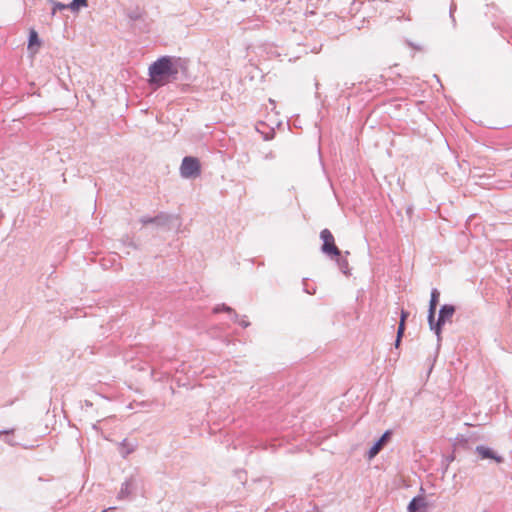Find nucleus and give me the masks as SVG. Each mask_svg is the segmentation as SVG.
Masks as SVG:
<instances>
[{"mask_svg":"<svg viewBox=\"0 0 512 512\" xmlns=\"http://www.w3.org/2000/svg\"><path fill=\"white\" fill-rule=\"evenodd\" d=\"M178 68L171 56H161L148 69L150 85L161 87L177 78Z\"/></svg>","mask_w":512,"mask_h":512,"instance_id":"nucleus-1","label":"nucleus"},{"mask_svg":"<svg viewBox=\"0 0 512 512\" xmlns=\"http://www.w3.org/2000/svg\"><path fill=\"white\" fill-rule=\"evenodd\" d=\"M124 14L128 20V25L134 32H149L151 20L145 8L132 5L125 9Z\"/></svg>","mask_w":512,"mask_h":512,"instance_id":"nucleus-2","label":"nucleus"},{"mask_svg":"<svg viewBox=\"0 0 512 512\" xmlns=\"http://www.w3.org/2000/svg\"><path fill=\"white\" fill-rule=\"evenodd\" d=\"M456 307L452 304H444L440 307L438 312V318L436 314L427 316L428 325L431 331H433L437 337L438 346L442 340V329L446 323L451 322L453 315L455 314Z\"/></svg>","mask_w":512,"mask_h":512,"instance_id":"nucleus-3","label":"nucleus"},{"mask_svg":"<svg viewBox=\"0 0 512 512\" xmlns=\"http://www.w3.org/2000/svg\"><path fill=\"white\" fill-rule=\"evenodd\" d=\"M155 225L167 231H178L182 225V222L179 215L177 214L160 212L155 216Z\"/></svg>","mask_w":512,"mask_h":512,"instance_id":"nucleus-4","label":"nucleus"},{"mask_svg":"<svg viewBox=\"0 0 512 512\" xmlns=\"http://www.w3.org/2000/svg\"><path fill=\"white\" fill-rule=\"evenodd\" d=\"M201 173L200 161L196 157L186 156L180 166V174L183 178H195Z\"/></svg>","mask_w":512,"mask_h":512,"instance_id":"nucleus-5","label":"nucleus"},{"mask_svg":"<svg viewBox=\"0 0 512 512\" xmlns=\"http://www.w3.org/2000/svg\"><path fill=\"white\" fill-rule=\"evenodd\" d=\"M320 238L323 241L321 251L329 258H334L340 254L339 248L335 244L334 236L329 229H323L320 232Z\"/></svg>","mask_w":512,"mask_h":512,"instance_id":"nucleus-6","label":"nucleus"},{"mask_svg":"<svg viewBox=\"0 0 512 512\" xmlns=\"http://www.w3.org/2000/svg\"><path fill=\"white\" fill-rule=\"evenodd\" d=\"M475 453L477 454L478 460H491L494 461L497 464L504 463L505 459L503 456L498 454L495 450L492 448L485 446V445H477L474 449Z\"/></svg>","mask_w":512,"mask_h":512,"instance_id":"nucleus-7","label":"nucleus"},{"mask_svg":"<svg viewBox=\"0 0 512 512\" xmlns=\"http://www.w3.org/2000/svg\"><path fill=\"white\" fill-rule=\"evenodd\" d=\"M392 430H386L382 436L374 442V444L370 447L367 452V458L369 460L373 459L379 452L390 442L392 438Z\"/></svg>","mask_w":512,"mask_h":512,"instance_id":"nucleus-8","label":"nucleus"},{"mask_svg":"<svg viewBox=\"0 0 512 512\" xmlns=\"http://www.w3.org/2000/svg\"><path fill=\"white\" fill-rule=\"evenodd\" d=\"M134 488H135V479L133 477L126 479L121 485V489L117 495V498L120 500L126 499L132 493Z\"/></svg>","mask_w":512,"mask_h":512,"instance_id":"nucleus-9","label":"nucleus"},{"mask_svg":"<svg viewBox=\"0 0 512 512\" xmlns=\"http://www.w3.org/2000/svg\"><path fill=\"white\" fill-rule=\"evenodd\" d=\"M426 506L427 503L425 501V498L421 495H418L413 497L412 500L409 502L407 510L408 512H423Z\"/></svg>","mask_w":512,"mask_h":512,"instance_id":"nucleus-10","label":"nucleus"},{"mask_svg":"<svg viewBox=\"0 0 512 512\" xmlns=\"http://www.w3.org/2000/svg\"><path fill=\"white\" fill-rule=\"evenodd\" d=\"M440 300V292L438 289L433 288L430 294V301H429V307H428V315L431 316L433 314H436L437 306L439 304Z\"/></svg>","mask_w":512,"mask_h":512,"instance_id":"nucleus-11","label":"nucleus"},{"mask_svg":"<svg viewBox=\"0 0 512 512\" xmlns=\"http://www.w3.org/2000/svg\"><path fill=\"white\" fill-rule=\"evenodd\" d=\"M40 45H41V40H40L38 33L34 29H31L29 32V36H28V46H27L28 50L35 53V52H37Z\"/></svg>","mask_w":512,"mask_h":512,"instance_id":"nucleus-12","label":"nucleus"},{"mask_svg":"<svg viewBox=\"0 0 512 512\" xmlns=\"http://www.w3.org/2000/svg\"><path fill=\"white\" fill-rule=\"evenodd\" d=\"M333 259L336 261L341 272L343 274L347 275L349 273V264H348V260L344 256H342V252L340 251V254L337 256H334Z\"/></svg>","mask_w":512,"mask_h":512,"instance_id":"nucleus-13","label":"nucleus"},{"mask_svg":"<svg viewBox=\"0 0 512 512\" xmlns=\"http://www.w3.org/2000/svg\"><path fill=\"white\" fill-rule=\"evenodd\" d=\"M213 312L214 313L226 312L232 316L233 321H237V319H238V314L235 312V310L226 304L216 305L213 308Z\"/></svg>","mask_w":512,"mask_h":512,"instance_id":"nucleus-14","label":"nucleus"},{"mask_svg":"<svg viewBox=\"0 0 512 512\" xmlns=\"http://www.w3.org/2000/svg\"><path fill=\"white\" fill-rule=\"evenodd\" d=\"M454 446L457 449H463V450H471L472 449L469 439L467 437H465L464 435H458L455 438Z\"/></svg>","mask_w":512,"mask_h":512,"instance_id":"nucleus-15","label":"nucleus"},{"mask_svg":"<svg viewBox=\"0 0 512 512\" xmlns=\"http://www.w3.org/2000/svg\"><path fill=\"white\" fill-rule=\"evenodd\" d=\"M121 446V454L123 457H127L129 454L134 452L136 445L134 443L129 442L127 439L122 440L120 443Z\"/></svg>","mask_w":512,"mask_h":512,"instance_id":"nucleus-16","label":"nucleus"},{"mask_svg":"<svg viewBox=\"0 0 512 512\" xmlns=\"http://www.w3.org/2000/svg\"><path fill=\"white\" fill-rule=\"evenodd\" d=\"M68 6L69 10L78 12L81 8L88 6V0H72Z\"/></svg>","mask_w":512,"mask_h":512,"instance_id":"nucleus-17","label":"nucleus"},{"mask_svg":"<svg viewBox=\"0 0 512 512\" xmlns=\"http://www.w3.org/2000/svg\"><path fill=\"white\" fill-rule=\"evenodd\" d=\"M68 9H69L68 4H64L61 2H55L52 6L51 14L55 15L57 11H63V10H68Z\"/></svg>","mask_w":512,"mask_h":512,"instance_id":"nucleus-18","label":"nucleus"},{"mask_svg":"<svg viewBox=\"0 0 512 512\" xmlns=\"http://www.w3.org/2000/svg\"><path fill=\"white\" fill-rule=\"evenodd\" d=\"M14 432L13 429L11 430H2L0 431V435H5L6 438L4 439V441L9 444L10 446H15L17 443L13 441V439L11 437H9L10 434H12Z\"/></svg>","mask_w":512,"mask_h":512,"instance_id":"nucleus-19","label":"nucleus"},{"mask_svg":"<svg viewBox=\"0 0 512 512\" xmlns=\"http://www.w3.org/2000/svg\"><path fill=\"white\" fill-rule=\"evenodd\" d=\"M456 9H457V5H456L455 2L452 1L451 4H450V8H449V16H450V19L452 21L453 27L456 26V19H455V16H454V13H455Z\"/></svg>","mask_w":512,"mask_h":512,"instance_id":"nucleus-20","label":"nucleus"},{"mask_svg":"<svg viewBox=\"0 0 512 512\" xmlns=\"http://www.w3.org/2000/svg\"><path fill=\"white\" fill-rule=\"evenodd\" d=\"M121 241H122V244L125 246L131 247L133 249H138V246L136 245V243L129 236L123 237Z\"/></svg>","mask_w":512,"mask_h":512,"instance_id":"nucleus-21","label":"nucleus"},{"mask_svg":"<svg viewBox=\"0 0 512 512\" xmlns=\"http://www.w3.org/2000/svg\"><path fill=\"white\" fill-rule=\"evenodd\" d=\"M139 222L144 226L149 225V224L155 225V216L154 217L142 216V217H140Z\"/></svg>","mask_w":512,"mask_h":512,"instance_id":"nucleus-22","label":"nucleus"},{"mask_svg":"<svg viewBox=\"0 0 512 512\" xmlns=\"http://www.w3.org/2000/svg\"><path fill=\"white\" fill-rule=\"evenodd\" d=\"M303 290L305 293L309 294V295H313L315 294L316 292V288L315 287H308V279L304 278L303 281Z\"/></svg>","mask_w":512,"mask_h":512,"instance_id":"nucleus-23","label":"nucleus"},{"mask_svg":"<svg viewBox=\"0 0 512 512\" xmlns=\"http://www.w3.org/2000/svg\"><path fill=\"white\" fill-rule=\"evenodd\" d=\"M303 290L305 293L309 294V295H313L315 294L316 292V288L315 287H308V279L304 278L303 281Z\"/></svg>","mask_w":512,"mask_h":512,"instance_id":"nucleus-24","label":"nucleus"},{"mask_svg":"<svg viewBox=\"0 0 512 512\" xmlns=\"http://www.w3.org/2000/svg\"><path fill=\"white\" fill-rule=\"evenodd\" d=\"M408 316H409L408 311L401 310L399 325H402V324L406 325V320H407Z\"/></svg>","mask_w":512,"mask_h":512,"instance_id":"nucleus-25","label":"nucleus"},{"mask_svg":"<svg viewBox=\"0 0 512 512\" xmlns=\"http://www.w3.org/2000/svg\"><path fill=\"white\" fill-rule=\"evenodd\" d=\"M405 324H402V325H398V329H397V333H396V337L399 339V338H403L404 336V333H405Z\"/></svg>","mask_w":512,"mask_h":512,"instance_id":"nucleus-26","label":"nucleus"},{"mask_svg":"<svg viewBox=\"0 0 512 512\" xmlns=\"http://www.w3.org/2000/svg\"><path fill=\"white\" fill-rule=\"evenodd\" d=\"M263 159H264V160H273V159H275V154H274V152H273V151H271V150H270V151H268L267 153H265V154L263 155Z\"/></svg>","mask_w":512,"mask_h":512,"instance_id":"nucleus-27","label":"nucleus"},{"mask_svg":"<svg viewBox=\"0 0 512 512\" xmlns=\"http://www.w3.org/2000/svg\"><path fill=\"white\" fill-rule=\"evenodd\" d=\"M454 459H455L454 454H451V455H449V456H447V457H446L447 464H446V466H445V471L447 470L449 463L453 462V461H454Z\"/></svg>","mask_w":512,"mask_h":512,"instance_id":"nucleus-28","label":"nucleus"},{"mask_svg":"<svg viewBox=\"0 0 512 512\" xmlns=\"http://www.w3.org/2000/svg\"><path fill=\"white\" fill-rule=\"evenodd\" d=\"M239 323L240 326H242L243 328H247L248 326H250V322L246 321V320H238L237 321Z\"/></svg>","mask_w":512,"mask_h":512,"instance_id":"nucleus-29","label":"nucleus"},{"mask_svg":"<svg viewBox=\"0 0 512 512\" xmlns=\"http://www.w3.org/2000/svg\"><path fill=\"white\" fill-rule=\"evenodd\" d=\"M401 341H402V338H397L395 339V343H394V346L395 348H399L400 344H401Z\"/></svg>","mask_w":512,"mask_h":512,"instance_id":"nucleus-30","label":"nucleus"},{"mask_svg":"<svg viewBox=\"0 0 512 512\" xmlns=\"http://www.w3.org/2000/svg\"><path fill=\"white\" fill-rule=\"evenodd\" d=\"M273 136H274V132H272L271 134H267L264 136V140H270L273 138Z\"/></svg>","mask_w":512,"mask_h":512,"instance_id":"nucleus-31","label":"nucleus"},{"mask_svg":"<svg viewBox=\"0 0 512 512\" xmlns=\"http://www.w3.org/2000/svg\"><path fill=\"white\" fill-rule=\"evenodd\" d=\"M84 405H85L86 407H92V405H93V404H92V402H91V401H89V400H85V401H84Z\"/></svg>","mask_w":512,"mask_h":512,"instance_id":"nucleus-32","label":"nucleus"},{"mask_svg":"<svg viewBox=\"0 0 512 512\" xmlns=\"http://www.w3.org/2000/svg\"><path fill=\"white\" fill-rule=\"evenodd\" d=\"M407 44L410 46V47H413L415 49H419V47L415 46L412 42L410 41H407Z\"/></svg>","mask_w":512,"mask_h":512,"instance_id":"nucleus-33","label":"nucleus"},{"mask_svg":"<svg viewBox=\"0 0 512 512\" xmlns=\"http://www.w3.org/2000/svg\"><path fill=\"white\" fill-rule=\"evenodd\" d=\"M312 512H320L319 507L315 505Z\"/></svg>","mask_w":512,"mask_h":512,"instance_id":"nucleus-34","label":"nucleus"},{"mask_svg":"<svg viewBox=\"0 0 512 512\" xmlns=\"http://www.w3.org/2000/svg\"><path fill=\"white\" fill-rule=\"evenodd\" d=\"M114 509H115V507H109L107 510H103L102 512L112 511Z\"/></svg>","mask_w":512,"mask_h":512,"instance_id":"nucleus-35","label":"nucleus"},{"mask_svg":"<svg viewBox=\"0 0 512 512\" xmlns=\"http://www.w3.org/2000/svg\"><path fill=\"white\" fill-rule=\"evenodd\" d=\"M92 428L95 429V430H98V425L97 424H93Z\"/></svg>","mask_w":512,"mask_h":512,"instance_id":"nucleus-36","label":"nucleus"},{"mask_svg":"<svg viewBox=\"0 0 512 512\" xmlns=\"http://www.w3.org/2000/svg\"><path fill=\"white\" fill-rule=\"evenodd\" d=\"M49 3H51L52 5L56 2L54 0H47Z\"/></svg>","mask_w":512,"mask_h":512,"instance_id":"nucleus-37","label":"nucleus"}]
</instances>
